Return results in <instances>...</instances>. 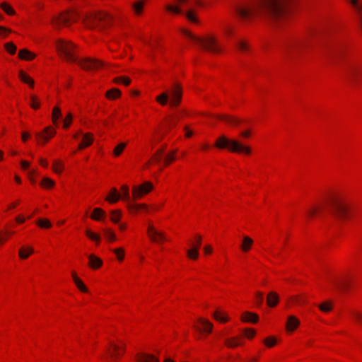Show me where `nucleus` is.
Returning a JSON list of instances; mask_svg holds the SVG:
<instances>
[{"label":"nucleus","mask_w":362,"mask_h":362,"mask_svg":"<svg viewBox=\"0 0 362 362\" xmlns=\"http://www.w3.org/2000/svg\"><path fill=\"white\" fill-rule=\"evenodd\" d=\"M289 1L290 0H257L252 5L237 6L235 11L243 21L253 16L279 21L286 17Z\"/></svg>","instance_id":"nucleus-1"},{"label":"nucleus","mask_w":362,"mask_h":362,"mask_svg":"<svg viewBox=\"0 0 362 362\" xmlns=\"http://www.w3.org/2000/svg\"><path fill=\"white\" fill-rule=\"evenodd\" d=\"M56 47L67 61L77 62L85 70H96L104 65L103 62L95 58L87 57L78 60L72 53L74 45L70 42L59 40Z\"/></svg>","instance_id":"nucleus-2"},{"label":"nucleus","mask_w":362,"mask_h":362,"mask_svg":"<svg viewBox=\"0 0 362 362\" xmlns=\"http://www.w3.org/2000/svg\"><path fill=\"white\" fill-rule=\"evenodd\" d=\"M327 204L337 221L342 222L348 218L351 209L345 199L340 196L332 195L328 198Z\"/></svg>","instance_id":"nucleus-3"},{"label":"nucleus","mask_w":362,"mask_h":362,"mask_svg":"<svg viewBox=\"0 0 362 362\" xmlns=\"http://www.w3.org/2000/svg\"><path fill=\"white\" fill-rule=\"evenodd\" d=\"M308 46V39L307 37L296 38L285 45L284 52L287 58L293 59L301 56Z\"/></svg>","instance_id":"nucleus-4"},{"label":"nucleus","mask_w":362,"mask_h":362,"mask_svg":"<svg viewBox=\"0 0 362 362\" xmlns=\"http://www.w3.org/2000/svg\"><path fill=\"white\" fill-rule=\"evenodd\" d=\"M170 94V100L169 101V104L170 106H177L180 105L182 96V87L180 84L175 83L173 84L170 93L168 91H165L158 95L156 98V100L161 105H165L168 103L169 96Z\"/></svg>","instance_id":"nucleus-5"},{"label":"nucleus","mask_w":362,"mask_h":362,"mask_svg":"<svg viewBox=\"0 0 362 362\" xmlns=\"http://www.w3.org/2000/svg\"><path fill=\"white\" fill-rule=\"evenodd\" d=\"M214 145L221 149L228 148L232 152L245 153L246 154H250L251 153V149L249 146H244L237 140L229 139L224 135L221 136L216 140Z\"/></svg>","instance_id":"nucleus-6"},{"label":"nucleus","mask_w":362,"mask_h":362,"mask_svg":"<svg viewBox=\"0 0 362 362\" xmlns=\"http://www.w3.org/2000/svg\"><path fill=\"white\" fill-rule=\"evenodd\" d=\"M111 19L108 13L100 12L86 16L83 21L87 28H95L100 27L103 28L110 25Z\"/></svg>","instance_id":"nucleus-7"},{"label":"nucleus","mask_w":362,"mask_h":362,"mask_svg":"<svg viewBox=\"0 0 362 362\" xmlns=\"http://www.w3.org/2000/svg\"><path fill=\"white\" fill-rule=\"evenodd\" d=\"M183 34L192 39L193 41L201 45L204 49L211 52H218L220 49L218 46L216 39L213 36H207L206 37H199L193 35L187 30L182 31Z\"/></svg>","instance_id":"nucleus-8"},{"label":"nucleus","mask_w":362,"mask_h":362,"mask_svg":"<svg viewBox=\"0 0 362 362\" xmlns=\"http://www.w3.org/2000/svg\"><path fill=\"white\" fill-rule=\"evenodd\" d=\"M346 77L353 85L358 86L362 81V64H349L346 69Z\"/></svg>","instance_id":"nucleus-9"},{"label":"nucleus","mask_w":362,"mask_h":362,"mask_svg":"<svg viewBox=\"0 0 362 362\" xmlns=\"http://www.w3.org/2000/svg\"><path fill=\"white\" fill-rule=\"evenodd\" d=\"M78 13L75 11H66L62 13L59 16L54 17L52 23L55 26H59L61 24L68 25L70 22L76 21Z\"/></svg>","instance_id":"nucleus-10"},{"label":"nucleus","mask_w":362,"mask_h":362,"mask_svg":"<svg viewBox=\"0 0 362 362\" xmlns=\"http://www.w3.org/2000/svg\"><path fill=\"white\" fill-rule=\"evenodd\" d=\"M153 189V185L149 182H145L139 186L132 187V196L134 199H139L144 194L150 192Z\"/></svg>","instance_id":"nucleus-11"},{"label":"nucleus","mask_w":362,"mask_h":362,"mask_svg":"<svg viewBox=\"0 0 362 362\" xmlns=\"http://www.w3.org/2000/svg\"><path fill=\"white\" fill-rule=\"evenodd\" d=\"M167 11L173 12L176 14L184 13L187 19L193 23H197V20L195 18L192 11L189 10L185 13L179 6H175L173 5H167L165 6Z\"/></svg>","instance_id":"nucleus-12"},{"label":"nucleus","mask_w":362,"mask_h":362,"mask_svg":"<svg viewBox=\"0 0 362 362\" xmlns=\"http://www.w3.org/2000/svg\"><path fill=\"white\" fill-rule=\"evenodd\" d=\"M148 234L153 242L165 240L164 234L162 232L156 230L152 225H149L148 227Z\"/></svg>","instance_id":"nucleus-13"},{"label":"nucleus","mask_w":362,"mask_h":362,"mask_svg":"<svg viewBox=\"0 0 362 362\" xmlns=\"http://www.w3.org/2000/svg\"><path fill=\"white\" fill-rule=\"evenodd\" d=\"M343 48L341 47H335L332 48L328 53L329 57L333 62H337L343 55Z\"/></svg>","instance_id":"nucleus-14"},{"label":"nucleus","mask_w":362,"mask_h":362,"mask_svg":"<svg viewBox=\"0 0 362 362\" xmlns=\"http://www.w3.org/2000/svg\"><path fill=\"white\" fill-rule=\"evenodd\" d=\"M137 362H160L159 359L152 354L139 353L136 355Z\"/></svg>","instance_id":"nucleus-15"},{"label":"nucleus","mask_w":362,"mask_h":362,"mask_svg":"<svg viewBox=\"0 0 362 362\" xmlns=\"http://www.w3.org/2000/svg\"><path fill=\"white\" fill-rule=\"evenodd\" d=\"M300 321L293 315H289L286 322V329L288 332L294 331L299 325Z\"/></svg>","instance_id":"nucleus-16"},{"label":"nucleus","mask_w":362,"mask_h":362,"mask_svg":"<svg viewBox=\"0 0 362 362\" xmlns=\"http://www.w3.org/2000/svg\"><path fill=\"white\" fill-rule=\"evenodd\" d=\"M110 347L107 349V353L112 358H117L119 355V351H124V346H119L112 342L110 343Z\"/></svg>","instance_id":"nucleus-17"},{"label":"nucleus","mask_w":362,"mask_h":362,"mask_svg":"<svg viewBox=\"0 0 362 362\" xmlns=\"http://www.w3.org/2000/svg\"><path fill=\"white\" fill-rule=\"evenodd\" d=\"M88 260L89 266L93 269L99 268L103 264L102 259L94 255H90L88 256Z\"/></svg>","instance_id":"nucleus-18"},{"label":"nucleus","mask_w":362,"mask_h":362,"mask_svg":"<svg viewBox=\"0 0 362 362\" xmlns=\"http://www.w3.org/2000/svg\"><path fill=\"white\" fill-rule=\"evenodd\" d=\"M259 317L256 313L245 312L242 316V320L247 322L256 323L258 322Z\"/></svg>","instance_id":"nucleus-19"},{"label":"nucleus","mask_w":362,"mask_h":362,"mask_svg":"<svg viewBox=\"0 0 362 362\" xmlns=\"http://www.w3.org/2000/svg\"><path fill=\"white\" fill-rule=\"evenodd\" d=\"M218 119L231 125H238L240 123V120L239 119L229 115H220L218 117Z\"/></svg>","instance_id":"nucleus-20"},{"label":"nucleus","mask_w":362,"mask_h":362,"mask_svg":"<svg viewBox=\"0 0 362 362\" xmlns=\"http://www.w3.org/2000/svg\"><path fill=\"white\" fill-rule=\"evenodd\" d=\"M93 141V135L87 133L83 135L81 143L78 145V148L82 149L85 147L90 146Z\"/></svg>","instance_id":"nucleus-21"},{"label":"nucleus","mask_w":362,"mask_h":362,"mask_svg":"<svg viewBox=\"0 0 362 362\" xmlns=\"http://www.w3.org/2000/svg\"><path fill=\"white\" fill-rule=\"evenodd\" d=\"M267 305L270 307L276 306L279 303V296L274 292L269 293L267 300Z\"/></svg>","instance_id":"nucleus-22"},{"label":"nucleus","mask_w":362,"mask_h":362,"mask_svg":"<svg viewBox=\"0 0 362 362\" xmlns=\"http://www.w3.org/2000/svg\"><path fill=\"white\" fill-rule=\"evenodd\" d=\"M351 315L356 325L359 327H362V312L357 310H353L351 311Z\"/></svg>","instance_id":"nucleus-23"},{"label":"nucleus","mask_w":362,"mask_h":362,"mask_svg":"<svg viewBox=\"0 0 362 362\" xmlns=\"http://www.w3.org/2000/svg\"><path fill=\"white\" fill-rule=\"evenodd\" d=\"M252 244H253V240H252V238H250L248 236H244L242 245L240 246L241 250L243 252H247V251H249L250 250Z\"/></svg>","instance_id":"nucleus-24"},{"label":"nucleus","mask_w":362,"mask_h":362,"mask_svg":"<svg viewBox=\"0 0 362 362\" xmlns=\"http://www.w3.org/2000/svg\"><path fill=\"white\" fill-rule=\"evenodd\" d=\"M18 57L21 59L32 60L35 57V55L26 49H21L18 52Z\"/></svg>","instance_id":"nucleus-25"},{"label":"nucleus","mask_w":362,"mask_h":362,"mask_svg":"<svg viewBox=\"0 0 362 362\" xmlns=\"http://www.w3.org/2000/svg\"><path fill=\"white\" fill-rule=\"evenodd\" d=\"M105 216V212L100 208H95L90 217L93 220L100 221L102 218Z\"/></svg>","instance_id":"nucleus-26"},{"label":"nucleus","mask_w":362,"mask_h":362,"mask_svg":"<svg viewBox=\"0 0 362 362\" xmlns=\"http://www.w3.org/2000/svg\"><path fill=\"white\" fill-rule=\"evenodd\" d=\"M128 202V208L132 212H137L141 209H146L147 206L144 204H135L132 202L130 200Z\"/></svg>","instance_id":"nucleus-27"},{"label":"nucleus","mask_w":362,"mask_h":362,"mask_svg":"<svg viewBox=\"0 0 362 362\" xmlns=\"http://www.w3.org/2000/svg\"><path fill=\"white\" fill-rule=\"evenodd\" d=\"M121 198L120 194L117 192L115 188H112L111 190V194L109 195L106 200L110 202V203H116Z\"/></svg>","instance_id":"nucleus-28"},{"label":"nucleus","mask_w":362,"mask_h":362,"mask_svg":"<svg viewBox=\"0 0 362 362\" xmlns=\"http://www.w3.org/2000/svg\"><path fill=\"white\" fill-rule=\"evenodd\" d=\"M34 250L33 249V247H27V248H24V247H22L19 250V257L21 258V259H27L29 255L32 253H33Z\"/></svg>","instance_id":"nucleus-29"},{"label":"nucleus","mask_w":362,"mask_h":362,"mask_svg":"<svg viewBox=\"0 0 362 362\" xmlns=\"http://www.w3.org/2000/svg\"><path fill=\"white\" fill-rule=\"evenodd\" d=\"M198 321L202 325L203 329L205 332H206L207 333H210L211 332L213 328L212 323L203 318H199Z\"/></svg>","instance_id":"nucleus-30"},{"label":"nucleus","mask_w":362,"mask_h":362,"mask_svg":"<svg viewBox=\"0 0 362 362\" xmlns=\"http://www.w3.org/2000/svg\"><path fill=\"white\" fill-rule=\"evenodd\" d=\"M120 95L121 92L117 88H112L106 93L107 98L112 100L117 98Z\"/></svg>","instance_id":"nucleus-31"},{"label":"nucleus","mask_w":362,"mask_h":362,"mask_svg":"<svg viewBox=\"0 0 362 362\" xmlns=\"http://www.w3.org/2000/svg\"><path fill=\"white\" fill-rule=\"evenodd\" d=\"M61 109L58 106H55L52 110V121L54 124L57 123V120L61 118Z\"/></svg>","instance_id":"nucleus-32"},{"label":"nucleus","mask_w":362,"mask_h":362,"mask_svg":"<svg viewBox=\"0 0 362 362\" xmlns=\"http://www.w3.org/2000/svg\"><path fill=\"white\" fill-rule=\"evenodd\" d=\"M187 256L192 259H197L199 256V250L197 247H192L191 249L187 250Z\"/></svg>","instance_id":"nucleus-33"},{"label":"nucleus","mask_w":362,"mask_h":362,"mask_svg":"<svg viewBox=\"0 0 362 362\" xmlns=\"http://www.w3.org/2000/svg\"><path fill=\"white\" fill-rule=\"evenodd\" d=\"M126 146H127V144L124 143V142H122V143L119 144L117 146H116L113 151L114 156H119L122 153V151L124 149V148L126 147Z\"/></svg>","instance_id":"nucleus-34"},{"label":"nucleus","mask_w":362,"mask_h":362,"mask_svg":"<svg viewBox=\"0 0 362 362\" xmlns=\"http://www.w3.org/2000/svg\"><path fill=\"white\" fill-rule=\"evenodd\" d=\"M38 226L44 228H49L52 226V223L47 219L40 218L36 221Z\"/></svg>","instance_id":"nucleus-35"},{"label":"nucleus","mask_w":362,"mask_h":362,"mask_svg":"<svg viewBox=\"0 0 362 362\" xmlns=\"http://www.w3.org/2000/svg\"><path fill=\"white\" fill-rule=\"evenodd\" d=\"M144 5V1H139L132 5V7L136 14H140Z\"/></svg>","instance_id":"nucleus-36"},{"label":"nucleus","mask_w":362,"mask_h":362,"mask_svg":"<svg viewBox=\"0 0 362 362\" xmlns=\"http://www.w3.org/2000/svg\"><path fill=\"white\" fill-rule=\"evenodd\" d=\"M86 235L92 240L95 241L96 243H99L100 241V237L99 235L93 233L90 230H86Z\"/></svg>","instance_id":"nucleus-37"},{"label":"nucleus","mask_w":362,"mask_h":362,"mask_svg":"<svg viewBox=\"0 0 362 362\" xmlns=\"http://www.w3.org/2000/svg\"><path fill=\"white\" fill-rule=\"evenodd\" d=\"M105 237L110 241H115L116 240V237L115 233L110 229L105 228L103 230Z\"/></svg>","instance_id":"nucleus-38"},{"label":"nucleus","mask_w":362,"mask_h":362,"mask_svg":"<svg viewBox=\"0 0 362 362\" xmlns=\"http://www.w3.org/2000/svg\"><path fill=\"white\" fill-rule=\"evenodd\" d=\"M4 47L11 54H14L16 52V46L13 42L6 43Z\"/></svg>","instance_id":"nucleus-39"},{"label":"nucleus","mask_w":362,"mask_h":362,"mask_svg":"<svg viewBox=\"0 0 362 362\" xmlns=\"http://www.w3.org/2000/svg\"><path fill=\"white\" fill-rule=\"evenodd\" d=\"M225 344L230 348H235L240 344L235 338L227 339L225 341Z\"/></svg>","instance_id":"nucleus-40"},{"label":"nucleus","mask_w":362,"mask_h":362,"mask_svg":"<svg viewBox=\"0 0 362 362\" xmlns=\"http://www.w3.org/2000/svg\"><path fill=\"white\" fill-rule=\"evenodd\" d=\"M236 45L242 52H246L249 49V45L244 40H238L236 43Z\"/></svg>","instance_id":"nucleus-41"},{"label":"nucleus","mask_w":362,"mask_h":362,"mask_svg":"<svg viewBox=\"0 0 362 362\" xmlns=\"http://www.w3.org/2000/svg\"><path fill=\"white\" fill-rule=\"evenodd\" d=\"M30 98V107L34 110L38 109L40 107V103L37 100V98H36V96L34 95H31Z\"/></svg>","instance_id":"nucleus-42"},{"label":"nucleus","mask_w":362,"mask_h":362,"mask_svg":"<svg viewBox=\"0 0 362 362\" xmlns=\"http://www.w3.org/2000/svg\"><path fill=\"white\" fill-rule=\"evenodd\" d=\"M1 8L8 15H14L15 11L14 10L7 4V3H2L1 4Z\"/></svg>","instance_id":"nucleus-43"},{"label":"nucleus","mask_w":362,"mask_h":362,"mask_svg":"<svg viewBox=\"0 0 362 362\" xmlns=\"http://www.w3.org/2000/svg\"><path fill=\"white\" fill-rule=\"evenodd\" d=\"M121 217V212L118 210L111 212V221L115 223H118Z\"/></svg>","instance_id":"nucleus-44"},{"label":"nucleus","mask_w":362,"mask_h":362,"mask_svg":"<svg viewBox=\"0 0 362 362\" xmlns=\"http://www.w3.org/2000/svg\"><path fill=\"white\" fill-rule=\"evenodd\" d=\"M213 315L216 320L221 322L223 323L228 321V318L223 316L222 313L218 310L216 311Z\"/></svg>","instance_id":"nucleus-45"},{"label":"nucleus","mask_w":362,"mask_h":362,"mask_svg":"<svg viewBox=\"0 0 362 362\" xmlns=\"http://www.w3.org/2000/svg\"><path fill=\"white\" fill-rule=\"evenodd\" d=\"M213 315L216 320L221 322L223 323L228 321V318L223 316L222 313L218 310L216 311Z\"/></svg>","instance_id":"nucleus-46"},{"label":"nucleus","mask_w":362,"mask_h":362,"mask_svg":"<svg viewBox=\"0 0 362 362\" xmlns=\"http://www.w3.org/2000/svg\"><path fill=\"white\" fill-rule=\"evenodd\" d=\"M41 185L45 187H52L54 185V182L49 177H44L42 180Z\"/></svg>","instance_id":"nucleus-47"},{"label":"nucleus","mask_w":362,"mask_h":362,"mask_svg":"<svg viewBox=\"0 0 362 362\" xmlns=\"http://www.w3.org/2000/svg\"><path fill=\"white\" fill-rule=\"evenodd\" d=\"M53 170L56 173H61L62 172V163L60 160L54 161Z\"/></svg>","instance_id":"nucleus-48"},{"label":"nucleus","mask_w":362,"mask_h":362,"mask_svg":"<svg viewBox=\"0 0 362 362\" xmlns=\"http://www.w3.org/2000/svg\"><path fill=\"white\" fill-rule=\"evenodd\" d=\"M264 343L267 347H272L276 344V341L274 337H270L265 339Z\"/></svg>","instance_id":"nucleus-49"},{"label":"nucleus","mask_w":362,"mask_h":362,"mask_svg":"<svg viewBox=\"0 0 362 362\" xmlns=\"http://www.w3.org/2000/svg\"><path fill=\"white\" fill-rule=\"evenodd\" d=\"M74 283L79 290H81L83 292H88V288L80 279H76V281Z\"/></svg>","instance_id":"nucleus-50"},{"label":"nucleus","mask_w":362,"mask_h":362,"mask_svg":"<svg viewBox=\"0 0 362 362\" xmlns=\"http://www.w3.org/2000/svg\"><path fill=\"white\" fill-rule=\"evenodd\" d=\"M121 188H122V190L123 191V199L127 202H129L130 197H129L128 186L122 185Z\"/></svg>","instance_id":"nucleus-51"},{"label":"nucleus","mask_w":362,"mask_h":362,"mask_svg":"<svg viewBox=\"0 0 362 362\" xmlns=\"http://www.w3.org/2000/svg\"><path fill=\"white\" fill-rule=\"evenodd\" d=\"M72 120V115L69 112L64 120V127L65 129L69 128Z\"/></svg>","instance_id":"nucleus-52"},{"label":"nucleus","mask_w":362,"mask_h":362,"mask_svg":"<svg viewBox=\"0 0 362 362\" xmlns=\"http://www.w3.org/2000/svg\"><path fill=\"white\" fill-rule=\"evenodd\" d=\"M319 308L323 312H329L331 310V305L328 303H325L319 305Z\"/></svg>","instance_id":"nucleus-53"},{"label":"nucleus","mask_w":362,"mask_h":362,"mask_svg":"<svg viewBox=\"0 0 362 362\" xmlns=\"http://www.w3.org/2000/svg\"><path fill=\"white\" fill-rule=\"evenodd\" d=\"M114 252L117 255L119 260H122L124 258V250L122 248H117L114 250Z\"/></svg>","instance_id":"nucleus-54"},{"label":"nucleus","mask_w":362,"mask_h":362,"mask_svg":"<svg viewBox=\"0 0 362 362\" xmlns=\"http://www.w3.org/2000/svg\"><path fill=\"white\" fill-rule=\"evenodd\" d=\"M18 76L20 79L24 83H26L30 78V76H28L23 71H20Z\"/></svg>","instance_id":"nucleus-55"},{"label":"nucleus","mask_w":362,"mask_h":362,"mask_svg":"<svg viewBox=\"0 0 362 362\" xmlns=\"http://www.w3.org/2000/svg\"><path fill=\"white\" fill-rule=\"evenodd\" d=\"M244 332L246 337L249 339L252 338L255 335V331L252 329H246Z\"/></svg>","instance_id":"nucleus-56"},{"label":"nucleus","mask_w":362,"mask_h":362,"mask_svg":"<svg viewBox=\"0 0 362 362\" xmlns=\"http://www.w3.org/2000/svg\"><path fill=\"white\" fill-rule=\"evenodd\" d=\"M256 300L257 305H261L263 302V293L261 292H257L256 295Z\"/></svg>","instance_id":"nucleus-57"},{"label":"nucleus","mask_w":362,"mask_h":362,"mask_svg":"<svg viewBox=\"0 0 362 362\" xmlns=\"http://www.w3.org/2000/svg\"><path fill=\"white\" fill-rule=\"evenodd\" d=\"M196 243L195 244H192V247H197V249L199 250L201 244H202V237L199 235H196Z\"/></svg>","instance_id":"nucleus-58"},{"label":"nucleus","mask_w":362,"mask_h":362,"mask_svg":"<svg viewBox=\"0 0 362 362\" xmlns=\"http://www.w3.org/2000/svg\"><path fill=\"white\" fill-rule=\"evenodd\" d=\"M175 159L173 153L168 154L164 158L165 163L168 165Z\"/></svg>","instance_id":"nucleus-59"},{"label":"nucleus","mask_w":362,"mask_h":362,"mask_svg":"<svg viewBox=\"0 0 362 362\" xmlns=\"http://www.w3.org/2000/svg\"><path fill=\"white\" fill-rule=\"evenodd\" d=\"M335 286L339 289H343L346 286V283L345 281H339L335 284Z\"/></svg>","instance_id":"nucleus-60"},{"label":"nucleus","mask_w":362,"mask_h":362,"mask_svg":"<svg viewBox=\"0 0 362 362\" xmlns=\"http://www.w3.org/2000/svg\"><path fill=\"white\" fill-rule=\"evenodd\" d=\"M45 132L49 135L50 137L53 136L55 134L54 129L51 127H47L45 129Z\"/></svg>","instance_id":"nucleus-61"},{"label":"nucleus","mask_w":362,"mask_h":362,"mask_svg":"<svg viewBox=\"0 0 362 362\" xmlns=\"http://www.w3.org/2000/svg\"><path fill=\"white\" fill-rule=\"evenodd\" d=\"M36 137L37 139L44 140L45 142H46L48 140V138L46 136H45L44 134H40V133L36 134Z\"/></svg>","instance_id":"nucleus-62"},{"label":"nucleus","mask_w":362,"mask_h":362,"mask_svg":"<svg viewBox=\"0 0 362 362\" xmlns=\"http://www.w3.org/2000/svg\"><path fill=\"white\" fill-rule=\"evenodd\" d=\"M351 4L358 9H362V6L358 5V0H350Z\"/></svg>","instance_id":"nucleus-63"},{"label":"nucleus","mask_w":362,"mask_h":362,"mask_svg":"<svg viewBox=\"0 0 362 362\" xmlns=\"http://www.w3.org/2000/svg\"><path fill=\"white\" fill-rule=\"evenodd\" d=\"M21 164V167L23 170L28 169L29 167V165H30L29 163L25 160H22Z\"/></svg>","instance_id":"nucleus-64"}]
</instances>
